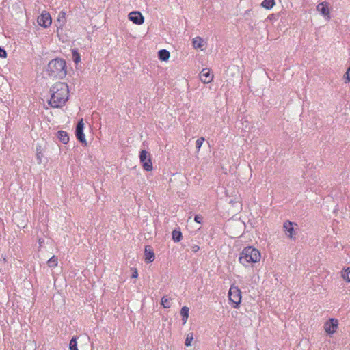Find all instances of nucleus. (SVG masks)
<instances>
[{"label":"nucleus","mask_w":350,"mask_h":350,"mask_svg":"<svg viewBox=\"0 0 350 350\" xmlns=\"http://www.w3.org/2000/svg\"><path fill=\"white\" fill-rule=\"evenodd\" d=\"M345 77L347 81H350V67L347 70L345 74Z\"/></svg>","instance_id":"30"},{"label":"nucleus","mask_w":350,"mask_h":350,"mask_svg":"<svg viewBox=\"0 0 350 350\" xmlns=\"http://www.w3.org/2000/svg\"><path fill=\"white\" fill-rule=\"evenodd\" d=\"M249 12H250V10H246L245 14H248Z\"/></svg>","instance_id":"35"},{"label":"nucleus","mask_w":350,"mask_h":350,"mask_svg":"<svg viewBox=\"0 0 350 350\" xmlns=\"http://www.w3.org/2000/svg\"><path fill=\"white\" fill-rule=\"evenodd\" d=\"M39 243H40V245H41L44 243V240L39 239Z\"/></svg>","instance_id":"34"},{"label":"nucleus","mask_w":350,"mask_h":350,"mask_svg":"<svg viewBox=\"0 0 350 350\" xmlns=\"http://www.w3.org/2000/svg\"><path fill=\"white\" fill-rule=\"evenodd\" d=\"M37 159L38 161V163H42V157L43 156L42 153L41 152H38L37 150Z\"/></svg>","instance_id":"31"},{"label":"nucleus","mask_w":350,"mask_h":350,"mask_svg":"<svg viewBox=\"0 0 350 350\" xmlns=\"http://www.w3.org/2000/svg\"><path fill=\"white\" fill-rule=\"evenodd\" d=\"M46 72L49 77L62 79L66 75V64L63 59L56 58L48 64Z\"/></svg>","instance_id":"2"},{"label":"nucleus","mask_w":350,"mask_h":350,"mask_svg":"<svg viewBox=\"0 0 350 350\" xmlns=\"http://www.w3.org/2000/svg\"><path fill=\"white\" fill-rule=\"evenodd\" d=\"M199 250H200V247L198 245H195L192 246V251L193 252H197Z\"/></svg>","instance_id":"33"},{"label":"nucleus","mask_w":350,"mask_h":350,"mask_svg":"<svg viewBox=\"0 0 350 350\" xmlns=\"http://www.w3.org/2000/svg\"><path fill=\"white\" fill-rule=\"evenodd\" d=\"M137 276H138V272H137V270L136 269H134V271H133V273H132V275H131V277H132L133 278H137Z\"/></svg>","instance_id":"32"},{"label":"nucleus","mask_w":350,"mask_h":350,"mask_svg":"<svg viewBox=\"0 0 350 350\" xmlns=\"http://www.w3.org/2000/svg\"><path fill=\"white\" fill-rule=\"evenodd\" d=\"M275 3V0H264L261 5L267 10H270L274 6Z\"/></svg>","instance_id":"18"},{"label":"nucleus","mask_w":350,"mask_h":350,"mask_svg":"<svg viewBox=\"0 0 350 350\" xmlns=\"http://www.w3.org/2000/svg\"><path fill=\"white\" fill-rule=\"evenodd\" d=\"M72 57L75 63H78L80 61V55L77 51H72Z\"/></svg>","instance_id":"27"},{"label":"nucleus","mask_w":350,"mask_h":350,"mask_svg":"<svg viewBox=\"0 0 350 350\" xmlns=\"http://www.w3.org/2000/svg\"><path fill=\"white\" fill-rule=\"evenodd\" d=\"M57 137L64 144H66L69 142L68 135L67 132L64 131H59L57 133Z\"/></svg>","instance_id":"14"},{"label":"nucleus","mask_w":350,"mask_h":350,"mask_svg":"<svg viewBox=\"0 0 350 350\" xmlns=\"http://www.w3.org/2000/svg\"><path fill=\"white\" fill-rule=\"evenodd\" d=\"M129 19L136 25H142L144 22V18L141 12L137 11L131 12L129 14Z\"/></svg>","instance_id":"10"},{"label":"nucleus","mask_w":350,"mask_h":350,"mask_svg":"<svg viewBox=\"0 0 350 350\" xmlns=\"http://www.w3.org/2000/svg\"><path fill=\"white\" fill-rule=\"evenodd\" d=\"M189 308L183 306L180 310V314L182 316L183 324H185L189 317Z\"/></svg>","instance_id":"16"},{"label":"nucleus","mask_w":350,"mask_h":350,"mask_svg":"<svg viewBox=\"0 0 350 350\" xmlns=\"http://www.w3.org/2000/svg\"><path fill=\"white\" fill-rule=\"evenodd\" d=\"M229 300L234 304L233 307L238 308L241 300V293L237 286H231L228 292Z\"/></svg>","instance_id":"4"},{"label":"nucleus","mask_w":350,"mask_h":350,"mask_svg":"<svg viewBox=\"0 0 350 350\" xmlns=\"http://www.w3.org/2000/svg\"><path fill=\"white\" fill-rule=\"evenodd\" d=\"M57 22L59 24V27H62L64 25L66 22V14L65 12H61L59 14Z\"/></svg>","instance_id":"22"},{"label":"nucleus","mask_w":350,"mask_h":350,"mask_svg":"<svg viewBox=\"0 0 350 350\" xmlns=\"http://www.w3.org/2000/svg\"><path fill=\"white\" fill-rule=\"evenodd\" d=\"M58 259L57 257L53 255L49 260L47 261V265L51 268H54L57 266Z\"/></svg>","instance_id":"19"},{"label":"nucleus","mask_w":350,"mask_h":350,"mask_svg":"<svg viewBox=\"0 0 350 350\" xmlns=\"http://www.w3.org/2000/svg\"><path fill=\"white\" fill-rule=\"evenodd\" d=\"M204 40L199 36H197L193 39L192 44L195 49H201L204 45Z\"/></svg>","instance_id":"15"},{"label":"nucleus","mask_w":350,"mask_h":350,"mask_svg":"<svg viewBox=\"0 0 350 350\" xmlns=\"http://www.w3.org/2000/svg\"><path fill=\"white\" fill-rule=\"evenodd\" d=\"M204 141V137H200L199 139H198L196 142V149H197V152H198L200 151V149L203 144Z\"/></svg>","instance_id":"26"},{"label":"nucleus","mask_w":350,"mask_h":350,"mask_svg":"<svg viewBox=\"0 0 350 350\" xmlns=\"http://www.w3.org/2000/svg\"><path fill=\"white\" fill-rule=\"evenodd\" d=\"M342 278L347 282H350V267H348L341 273Z\"/></svg>","instance_id":"23"},{"label":"nucleus","mask_w":350,"mask_h":350,"mask_svg":"<svg viewBox=\"0 0 350 350\" xmlns=\"http://www.w3.org/2000/svg\"><path fill=\"white\" fill-rule=\"evenodd\" d=\"M161 305L165 308H170L171 307V299L167 296H163L161 299Z\"/></svg>","instance_id":"21"},{"label":"nucleus","mask_w":350,"mask_h":350,"mask_svg":"<svg viewBox=\"0 0 350 350\" xmlns=\"http://www.w3.org/2000/svg\"><path fill=\"white\" fill-rule=\"evenodd\" d=\"M294 225H296V224L295 223H293V222L288 221V220L286 221L283 224V228H284V230L286 232V234L288 233V237L290 239L293 238V234L295 232Z\"/></svg>","instance_id":"13"},{"label":"nucleus","mask_w":350,"mask_h":350,"mask_svg":"<svg viewBox=\"0 0 350 350\" xmlns=\"http://www.w3.org/2000/svg\"><path fill=\"white\" fill-rule=\"evenodd\" d=\"M202 217L200 215H195V217H194V220L196 222L198 223V224H201L202 221Z\"/></svg>","instance_id":"28"},{"label":"nucleus","mask_w":350,"mask_h":350,"mask_svg":"<svg viewBox=\"0 0 350 350\" xmlns=\"http://www.w3.org/2000/svg\"><path fill=\"white\" fill-rule=\"evenodd\" d=\"M338 321L336 319L331 318L324 325V329L328 334H333L336 332Z\"/></svg>","instance_id":"6"},{"label":"nucleus","mask_w":350,"mask_h":350,"mask_svg":"<svg viewBox=\"0 0 350 350\" xmlns=\"http://www.w3.org/2000/svg\"><path fill=\"white\" fill-rule=\"evenodd\" d=\"M193 333L190 332L187 335L185 342V346H187V347L191 346V342L193 341Z\"/></svg>","instance_id":"24"},{"label":"nucleus","mask_w":350,"mask_h":350,"mask_svg":"<svg viewBox=\"0 0 350 350\" xmlns=\"http://www.w3.org/2000/svg\"><path fill=\"white\" fill-rule=\"evenodd\" d=\"M172 239L174 242H179L182 239V233L180 230H174L172 232Z\"/></svg>","instance_id":"20"},{"label":"nucleus","mask_w":350,"mask_h":350,"mask_svg":"<svg viewBox=\"0 0 350 350\" xmlns=\"http://www.w3.org/2000/svg\"><path fill=\"white\" fill-rule=\"evenodd\" d=\"M260 252L252 246L243 248L239 258V262L244 267H248L250 263H255L260 260Z\"/></svg>","instance_id":"3"},{"label":"nucleus","mask_w":350,"mask_h":350,"mask_svg":"<svg viewBox=\"0 0 350 350\" xmlns=\"http://www.w3.org/2000/svg\"><path fill=\"white\" fill-rule=\"evenodd\" d=\"M7 56V53L5 50L1 47H0V57L5 58Z\"/></svg>","instance_id":"29"},{"label":"nucleus","mask_w":350,"mask_h":350,"mask_svg":"<svg viewBox=\"0 0 350 350\" xmlns=\"http://www.w3.org/2000/svg\"><path fill=\"white\" fill-rule=\"evenodd\" d=\"M317 10L323 15L327 20L331 18L330 12L328 7V3L326 1L319 3L317 6Z\"/></svg>","instance_id":"9"},{"label":"nucleus","mask_w":350,"mask_h":350,"mask_svg":"<svg viewBox=\"0 0 350 350\" xmlns=\"http://www.w3.org/2000/svg\"><path fill=\"white\" fill-rule=\"evenodd\" d=\"M37 22L39 25L46 28L51 25L52 19L49 13L42 12L41 15L38 17Z\"/></svg>","instance_id":"8"},{"label":"nucleus","mask_w":350,"mask_h":350,"mask_svg":"<svg viewBox=\"0 0 350 350\" xmlns=\"http://www.w3.org/2000/svg\"><path fill=\"white\" fill-rule=\"evenodd\" d=\"M77 345V342L76 338H72L70 340V344H69L70 350H78Z\"/></svg>","instance_id":"25"},{"label":"nucleus","mask_w":350,"mask_h":350,"mask_svg":"<svg viewBox=\"0 0 350 350\" xmlns=\"http://www.w3.org/2000/svg\"><path fill=\"white\" fill-rule=\"evenodd\" d=\"M50 92L51 95L49 104L51 107H61L68 99V86L65 83H56L51 87Z\"/></svg>","instance_id":"1"},{"label":"nucleus","mask_w":350,"mask_h":350,"mask_svg":"<svg viewBox=\"0 0 350 350\" xmlns=\"http://www.w3.org/2000/svg\"><path fill=\"white\" fill-rule=\"evenodd\" d=\"M200 79L204 83H209L213 81V75L209 68H204L200 74Z\"/></svg>","instance_id":"11"},{"label":"nucleus","mask_w":350,"mask_h":350,"mask_svg":"<svg viewBox=\"0 0 350 350\" xmlns=\"http://www.w3.org/2000/svg\"><path fill=\"white\" fill-rule=\"evenodd\" d=\"M158 56L160 60L167 61L170 58V52L165 49H161L158 52Z\"/></svg>","instance_id":"17"},{"label":"nucleus","mask_w":350,"mask_h":350,"mask_svg":"<svg viewBox=\"0 0 350 350\" xmlns=\"http://www.w3.org/2000/svg\"><path fill=\"white\" fill-rule=\"evenodd\" d=\"M144 256L145 261L148 263L152 262L154 260L155 255L150 246L146 245L145 247Z\"/></svg>","instance_id":"12"},{"label":"nucleus","mask_w":350,"mask_h":350,"mask_svg":"<svg viewBox=\"0 0 350 350\" xmlns=\"http://www.w3.org/2000/svg\"><path fill=\"white\" fill-rule=\"evenodd\" d=\"M139 159L141 163L142 164L143 168L146 171L150 172L152 170L153 167L151 157L146 150H143L140 152Z\"/></svg>","instance_id":"5"},{"label":"nucleus","mask_w":350,"mask_h":350,"mask_svg":"<svg viewBox=\"0 0 350 350\" xmlns=\"http://www.w3.org/2000/svg\"><path fill=\"white\" fill-rule=\"evenodd\" d=\"M84 123L83 119L79 120L76 126L75 135L77 139L81 143L87 144L85 135L83 133Z\"/></svg>","instance_id":"7"}]
</instances>
